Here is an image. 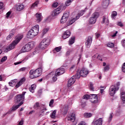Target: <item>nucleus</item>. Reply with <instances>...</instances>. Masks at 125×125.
Instances as JSON below:
<instances>
[{"instance_id": "nucleus-17", "label": "nucleus", "mask_w": 125, "mask_h": 125, "mask_svg": "<svg viewBox=\"0 0 125 125\" xmlns=\"http://www.w3.org/2000/svg\"><path fill=\"white\" fill-rule=\"evenodd\" d=\"M64 73H65V69L62 67L58 69L55 72L56 75L59 76H61V75H63Z\"/></svg>"}, {"instance_id": "nucleus-56", "label": "nucleus", "mask_w": 125, "mask_h": 125, "mask_svg": "<svg viewBox=\"0 0 125 125\" xmlns=\"http://www.w3.org/2000/svg\"><path fill=\"white\" fill-rule=\"evenodd\" d=\"M14 84H15L12 81H11L9 83V85H10V86L13 87V86H14Z\"/></svg>"}, {"instance_id": "nucleus-41", "label": "nucleus", "mask_w": 125, "mask_h": 125, "mask_svg": "<svg viewBox=\"0 0 125 125\" xmlns=\"http://www.w3.org/2000/svg\"><path fill=\"white\" fill-rule=\"evenodd\" d=\"M109 70H110V66H109V65H106L104 67V72H108Z\"/></svg>"}, {"instance_id": "nucleus-23", "label": "nucleus", "mask_w": 125, "mask_h": 125, "mask_svg": "<svg viewBox=\"0 0 125 125\" xmlns=\"http://www.w3.org/2000/svg\"><path fill=\"white\" fill-rule=\"evenodd\" d=\"M23 102H21L17 105H13L12 107V111H15V110H17V109L19 108L20 106H21Z\"/></svg>"}, {"instance_id": "nucleus-30", "label": "nucleus", "mask_w": 125, "mask_h": 125, "mask_svg": "<svg viewBox=\"0 0 125 125\" xmlns=\"http://www.w3.org/2000/svg\"><path fill=\"white\" fill-rule=\"evenodd\" d=\"M14 36V32H11L10 34L7 37V40L9 41Z\"/></svg>"}, {"instance_id": "nucleus-22", "label": "nucleus", "mask_w": 125, "mask_h": 125, "mask_svg": "<svg viewBox=\"0 0 125 125\" xmlns=\"http://www.w3.org/2000/svg\"><path fill=\"white\" fill-rule=\"evenodd\" d=\"M110 0H104L103 2V7L104 8H107L108 5H109Z\"/></svg>"}, {"instance_id": "nucleus-46", "label": "nucleus", "mask_w": 125, "mask_h": 125, "mask_svg": "<svg viewBox=\"0 0 125 125\" xmlns=\"http://www.w3.org/2000/svg\"><path fill=\"white\" fill-rule=\"evenodd\" d=\"M108 47H114V43H111V42H109L107 43V44Z\"/></svg>"}, {"instance_id": "nucleus-3", "label": "nucleus", "mask_w": 125, "mask_h": 125, "mask_svg": "<svg viewBox=\"0 0 125 125\" xmlns=\"http://www.w3.org/2000/svg\"><path fill=\"white\" fill-rule=\"evenodd\" d=\"M42 68L41 67L36 69L35 70H31L29 72L30 73V79H36V78H38L40 77L42 75Z\"/></svg>"}, {"instance_id": "nucleus-10", "label": "nucleus", "mask_w": 125, "mask_h": 125, "mask_svg": "<svg viewBox=\"0 0 125 125\" xmlns=\"http://www.w3.org/2000/svg\"><path fill=\"white\" fill-rule=\"evenodd\" d=\"M99 16V13L97 12L94 13L89 20V23L90 24H95L96 22V19L98 18Z\"/></svg>"}, {"instance_id": "nucleus-31", "label": "nucleus", "mask_w": 125, "mask_h": 125, "mask_svg": "<svg viewBox=\"0 0 125 125\" xmlns=\"http://www.w3.org/2000/svg\"><path fill=\"white\" fill-rule=\"evenodd\" d=\"M49 31V28L48 27L45 28L42 30V34L43 35H45V34H46Z\"/></svg>"}, {"instance_id": "nucleus-29", "label": "nucleus", "mask_w": 125, "mask_h": 125, "mask_svg": "<svg viewBox=\"0 0 125 125\" xmlns=\"http://www.w3.org/2000/svg\"><path fill=\"white\" fill-rule=\"evenodd\" d=\"M84 118H90L92 116V114L90 113H85L83 115Z\"/></svg>"}, {"instance_id": "nucleus-21", "label": "nucleus", "mask_w": 125, "mask_h": 125, "mask_svg": "<svg viewBox=\"0 0 125 125\" xmlns=\"http://www.w3.org/2000/svg\"><path fill=\"white\" fill-rule=\"evenodd\" d=\"M16 8L18 11H21V10L24 9V5L22 4H18L16 5Z\"/></svg>"}, {"instance_id": "nucleus-55", "label": "nucleus", "mask_w": 125, "mask_h": 125, "mask_svg": "<svg viewBox=\"0 0 125 125\" xmlns=\"http://www.w3.org/2000/svg\"><path fill=\"white\" fill-rule=\"evenodd\" d=\"M121 43H122L123 46H124V47H125V40H123L121 41Z\"/></svg>"}, {"instance_id": "nucleus-40", "label": "nucleus", "mask_w": 125, "mask_h": 125, "mask_svg": "<svg viewBox=\"0 0 125 125\" xmlns=\"http://www.w3.org/2000/svg\"><path fill=\"white\" fill-rule=\"evenodd\" d=\"M58 76H57V74H56V73H55L54 75L52 77V81L54 82H56V81H57V77Z\"/></svg>"}, {"instance_id": "nucleus-52", "label": "nucleus", "mask_w": 125, "mask_h": 125, "mask_svg": "<svg viewBox=\"0 0 125 125\" xmlns=\"http://www.w3.org/2000/svg\"><path fill=\"white\" fill-rule=\"evenodd\" d=\"M71 52H72V50L69 49L68 50V51L66 52V56H69V55H70V54H71Z\"/></svg>"}, {"instance_id": "nucleus-6", "label": "nucleus", "mask_w": 125, "mask_h": 125, "mask_svg": "<svg viewBox=\"0 0 125 125\" xmlns=\"http://www.w3.org/2000/svg\"><path fill=\"white\" fill-rule=\"evenodd\" d=\"M50 44V40L48 38H45L41 42L39 47L41 49H45Z\"/></svg>"}, {"instance_id": "nucleus-1", "label": "nucleus", "mask_w": 125, "mask_h": 125, "mask_svg": "<svg viewBox=\"0 0 125 125\" xmlns=\"http://www.w3.org/2000/svg\"><path fill=\"white\" fill-rule=\"evenodd\" d=\"M23 35H19L15 37V40L14 41L7 47L5 49L4 52H8L15 48V46L19 43V42L23 39Z\"/></svg>"}, {"instance_id": "nucleus-64", "label": "nucleus", "mask_w": 125, "mask_h": 125, "mask_svg": "<svg viewBox=\"0 0 125 125\" xmlns=\"http://www.w3.org/2000/svg\"><path fill=\"white\" fill-rule=\"evenodd\" d=\"M100 37V34L99 33H96V38L98 39Z\"/></svg>"}, {"instance_id": "nucleus-57", "label": "nucleus", "mask_w": 125, "mask_h": 125, "mask_svg": "<svg viewBox=\"0 0 125 125\" xmlns=\"http://www.w3.org/2000/svg\"><path fill=\"white\" fill-rule=\"evenodd\" d=\"M122 71L124 73H125V62L123 64V66L122 67Z\"/></svg>"}, {"instance_id": "nucleus-63", "label": "nucleus", "mask_w": 125, "mask_h": 125, "mask_svg": "<svg viewBox=\"0 0 125 125\" xmlns=\"http://www.w3.org/2000/svg\"><path fill=\"white\" fill-rule=\"evenodd\" d=\"M117 34H118V31H116L115 33L112 35V38H115L117 36Z\"/></svg>"}, {"instance_id": "nucleus-59", "label": "nucleus", "mask_w": 125, "mask_h": 125, "mask_svg": "<svg viewBox=\"0 0 125 125\" xmlns=\"http://www.w3.org/2000/svg\"><path fill=\"white\" fill-rule=\"evenodd\" d=\"M10 14H11V13L10 12H8L6 13V17H7V18H8V17H9Z\"/></svg>"}, {"instance_id": "nucleus-13", "label": "nucleus", "mask_w": 125, "mask_h": 125, "mask_svg": "<svg viewBox=\"0 0 125 125\" xmlns=\"http://www.w3.org/2000/svg\"><path fill=\"white\" fill-rule=\"evenodd\" d=\"M88 73H89V71H88V70H87V69L83 68L80 71V75L81 77L85 78V77H86V76L88 75Z\"/></svg>"}, {"instance_id": "nucleus-36", "label": "nucleus", "mask_w": 125, "mask_h": 125, "mask_svg": "<svg viewBox=\"0 0 125 125\" xmlns=\"http://www.w3.org/2000/svg\"><path fill=\"white\" fill-rule=\"evenodd\" d=\"M34 109H35L36 110H38L39 108H40V104L39 102H37L34 105L33 107Z\"/></svg>"}, {"instance_id": "nucleus-47", "label": "nucleus", "mask_w": 125, "mask_h": 125, "mask_svg": "<svg viewBox=\"0 0 125 125\" xmlns=\"http://www.w3.org/2000/svg\"><path fill=\"white\" fill-rule=\"evenodd\" d=\"M117 26H119L120 27H123L124 24L121 21H118L117 23Z\"/></svg>"}, {"instance_id": "nucleus-16", "label": "nucleus", "mask_w": 125, "mask_h": 125, "mask_svg": "<svg viewBox=\"0 0 125 125\" xmlns=\"http://www.w3.org/2000/svg\"><path fill=\"white\" fill-rule=\"evenodd\" d=\"M103 123V119L102 118H100L93 122V125H102Z\"/></svg>"}, {"instance_id": "nucleus-24", "label": "nucleus", "mask_w": 125, "mask_h": 125, "mask_svg": "<svg viewBox=\"0 0 125 125\" xmlns=\"http://www.w3.org/2000/svg\"><path fill=\"white\" fill-rule=\"evenodd\" d=\"M36 20L37 21L41 22V21H42V14H36Z\"/></svg>"}, {"instance_id": "nucleus-18", "label": "nucleus", "mask_w": 125, "mask_h": 125, "mask_svg": "<svg viewBox=\"0 0 125 125\" xmlns=\"http://www.w3.org/2000/svg\"><path fill=\"white\" fill-rule=\"evenodd\" d=\"M67 120L68 121H70V122L74 123L76 120V114L74 113H71L67 117Z\"/></svg>"}, {"instance_id": "nucleus-28", "label": "nucleus", "mask_w": 125, "mask_h": 125, "mask_svg": "<svg viewBox=\"0 0 125 125\" xmlns=\"http://www.w3.org/2000/svg\"><path fill=\"white\" fill-rule=\"evenodd\" d=\"M69 15H70V13H69L68 12H67L65 13L64 14H63L62 17L63 18L68 20V18H69Z\"/></svg>"}, {"instance_id": "nucleus-61", "label": "nucleus", "mask_w": 125, "mask_h": 125, "mask_svg": "<svg viewBox=\"0 0 125 125\" xmlns=\"http://www.w3.org/2000/svg\"><path fill=\"white\" fill-rule=\"evenodd\" d=\"M11 82H12L15 84V83H17V79H14L12 80Z\"/></svg>"}, {"instance_id": "nucleus-9", "label": "nucleus", "mask_w": 125, "mask_h": 125, "mask_svg": "<svg viewBox=\"0 0 125 125\" xmlns=\"http://www.w3.org/2000/svg\"><path fill=\"white\" fill-rule=\"evenodd\" d=\"M25 94H26V92H22L21 94L18 95L16 96V100L17 103H21L23 102L24 103V100L25 99Z\"/></svg>"}, {"instance_id": "nucleus-37", "label": "nucleus", "mask_w": 125, "mask_h": 125, "mask_svg": "<svg viewBox=\"0 0 125 125\" xmlns=\"http://www.w3.org/2000/svg\"><path fill=\"white\" fill-rule=\"evenodd\" d=\"M38 4H39V1H36L31 5V8H34L35 7H37Z\"/></svg>"}, {"instance_id": "nucleus-45", "label": "nucleus", "mask_w": 125, "mask_h": 125, "mask_svg": "<svg viewBox=\"0 0 125 125\" xmlns=\"http://www.w3.org/2000/svg\"><path fill=\"white\" fill-rule=\"evenodd\" d=\"M67 20V19H65L64 18H62H62L61 20V23H64L66 22Z\"/></svg>"}, {"instance_id": "nucleus-25", "label": "nucleus", "mask_w": 125, "mask_h": 125, "mask_svg": "<svg viewBox=\"0 0 125 125\" xmlns=\"http://www.w3.org/2000/svg\"><path fill=\"white\" fill-rule=\"evenodd\" d=\"M37 87V85L36 84H33L31 85V87L29 88V91L30 92H32V93H34L35 92V89H36V88Z\"/></svg>"}, {"instance_id": "nucleus-49", "label": "nucleus", "mask_w": 125, "mask_h": 125, "mask_svg": "<svg viewBox=\"0 0 125 125\" xmlns=\"http://www.w3.org/2000/svg\"><path fill=\"white\" fill-rule=\"evenodd\" d=\"M27 68L26 67H22L21 69H19V72H24L26 71Z\"/></svg>"}, {"instance_id": "nucleus-42", "label": "nucleus", "mask_w": 125, "mask_h": 125, "mask_svg": "<svg viewBox=\"0 0 125 125\" xmlns=\"http://www.w3.org/2000/svg\"><path fill=\"white\" fill-rule=\"evenodd\" d=\"M61 49H62V47H61V46L56 47L55 48V50L57 52H59V51H60L61 50Z\"/></svg>"}, {"instance_id": "nucleus-27", "label": "nucleus", "mask_w": 125, "mask_h": 125, "mask_svg": "<svg viewBox=\"0 0 125 125\" xmlns=\"http://www.w3.org/2000/svg\"><path fill=\"white\" fill-rule=\"evenodd\" d=\"M113 117H114V114H113V112H111L109 114V115L108 118V123H111V122L112 121V120H113Z\"/></svg>"}, {"instance_id": "nucleus-19", "label": "nucleus", "mask_w": 125, "mask_h": 125, "mask_svg": "<svg viewBox=\"0 0 125 125\" xmlns=\"http://www.w3.org/2000/svg\"><path fill=\"white\" fill-rule=\"evenodd\" d=\"M70 35L71 32H70V30H67L62 34V39H63L64 40H66V39H68V38L70 37Z\"/></svg>"}, {"instance_id": "nucleus-8", "label": "nucleus", "mask_w": 125, "mask_h": 125, "mask_svg": "<svg viewBox=\"0 0 125 125\" xmlns=\"http://www.w3.org/2000/svg\"><path fill=\"white\" fill-rule=\"evenodd\" d=\"M63 10H65V7L63 5L60 6L58 8H56V9L54 10L53 12L52 13V16H57V15H59Z\"/></svg>"}, {"instance_id": "nucleus-44", "label": "nucleus", "mask_w": 125, "mask_h": 125, "mask_svg": "<svg viewBox=\"0 0 125 125\" xmlns=\"http://www.w3.org/2000/svg\"><path fill=\"white\" fill-rule=\"evenodd\" d=\"M89 87L91 90H92L93 91H94V87H93V84L91 82L89 83Z\"/></svg>"}, {"instance_id": "nucleus-54", "label": "nucleus", "mask_w": 125, "mask_h": 125, "mask_svg": "<svg viewBox=\"0 0 125 125\" xmlns=\"http://www.w3.org/2000/svg\"><path fill=\"white\" fill-rule=\"evenodd\" d=\"M58 2H54L53 4V5H52V6L53 7H57V6H58Z\"/></svg>"}, {"instance_id": "nucleus-11", "label": "nucleus", "mask_w": 125, "mask_h": 125, "mask_svg": "<svg viewBox=\"0 0 125 125\" xmlns=\"http://www.w3.org/2000/svg\"><path fill=\"white\" fill-rule=\"evenodd\" d=\"M68 109H69V103H66L61 105V112L62 115H66L68 113Z\"/></svg>"}, {"instance_id": "nucleus-38", "label": "nucleus", "mask_w": 125, "mask_h": 125, "mask_svg": "<svg viewBox=\"0 0 125 125\" xmlns=\"http://www.w3.org/2000/svg\"><path fill=\"white\" fill-rule=\"evenodd\" d=\"M74 0H67L65 2V5L66 6H69V5H71V3L72 1H73Z\"/></svg>"}, {"instance_id": "nucleus-32", "label": "nucleus", "mask_w": 125, "mask_h": 125, "mask_svg": "<svg viewBox=\"0 0 125 125\" xmlns=\"http://www.w3.org/2000/svg\"><path fill=\"white\" fill-rule=\"evenodd\" d=\"M121 98L122 101H125V93L124 92L121 93Z\"/></svg>"}, {"instance_id": "nucleus-4", "label": "nucleus", "mask_w": 125, "mask_h": 125, "mask_svg": "<svg viewBox=\"0 0 125 125\" xmlns=\"http://www.w3.org/2000/svg\"><path fill=\"white\" fill-rule=\"evenodd\" d=\"M120 88V83H118L116 85H111L109 89V94L110 96H114L116 91H118Z\"/></svg>"}, {"instance_id": "nucleus-20", "label": "nucleus", "mask_w": 125, "mask_h": 125, "mask_svg": "<svg viewBox=\"0 0 125 125\" xmlns=\"http://www.w3.org/2000/svg\"><path fill=\"white\" fill-rule=\"evenodd\" d=\"M25 81H26V79H25V78H21V80L16 85V87L17 88H18V87H19L20 86H21V85L23 84V83H25Z\"/></svg>"}, {"instance_id": "nucleus-62", "label": "nucleus", "mask_w": 125, "mask_h": 125, "mask_svg": "<svg viewBox=\"0 0 125 125\" xmlns=\"http://www.w3.org/2000/svg\"><path fill=\"white\" fill-rule=\"evenodd\" d=\"M81 58H82V54H80L79 55V58H78V62H80Z\"/></svg>"}, {"instance_id": "nucleus-39", "label": "nucleus", "mask_w": 125, "mask_h": 125, "mask_svg": "<svg viewBox=\"0 0 125 125\" xmlns=\"http://www.w3.org/2000/svg\"><path fill=\"white\" fill-rule=\"evenodd\" d=\"M56 115V110H54L51 115L52 119H55V115Z\"/></svg>"}, {"instance_id": "nucleus-12", "label": "nucleus", "mask_w": 125, "mask_h": 125, "mask_svg": "<svg viewBox=\"0 0 125 125\" xmlns=\"http://www.w3.org/2000/svg\"><path fill=\"white\" fill-rule=\"evenodd\" d=\"M90 101L91 103L96 104L98 102V97L97 94H91L90 95Z\"/></svg>"}, {"instance_id": "nucleus-26", "label": "nucleus", "mask_w": 125, "mask_h": 125, "mask_svg": "<svg viewBox=\"0 0 125 125\" xmlns=\"http://www.w3.org/2000/svg\"><path fill=\"white\" fill-rule=\"evenodd\" d=\"M75 42V37H72L71 38V39H69L68 42V44L69 45H72L73 43H74Z\"/></svg>"}, {"instance_id": "nucleus-43", "label": "nucleus", "mask_w": 125, "mask_h": 125, "mask_svg": "<svg viewBox=\"0 0 125 125\" xmlns=\"http://www.w3.org/2000/svg\"><path fill=\"white\" fill-rule=\"evenodd\" d=\"M83 99H85L86 100H87V99H90V95H84L83 96Z\"/></svg>"}, {"instance_id": "nucleus-34", "label": "nucleus", "mask_w": 125, "mask_h": 125, "mask_svg": "<svg viewBox=\"0 0 125 125\" xmlns=\"http://www.w3.org/2000/svg\"><path fill=\"white\" fill-rule=\"evenodd\" d=\"M117 15H118L117 12L113 11L111 14V18H112V19H115V17H116Z\"/></svg>"}, {"instance_id": "nucleus-58", "label": "nucleus", "mask_w": 125, "mask_h": 125, "mask_svg": "<svg viewBox=\"0 0 125 125\" xmlns=\"http://www.w3.org/2000/svg\"><path fill=\"white\" fill-rule=\"evenodd\" d=\"M97 59L100 60V61H102V59L101 58V57L99 55H97Z\"/></svg>"}, {"instance_id": "nucleus-7", "label": "nucleus", "mask_w": 125, "mask_h": 125, "mask_svg": "<svg viewBox=\"0 0 125 125\" xmlns=\"http://www.w3.org/2000/svg\"><path fill=\"white\" fill-rule=\"evenodd\" d=\"M83 14H84V10H82L78 14L77 16L76 17V18H73L67 22V25L70 26V25H72V24L75 23L76 20H78V19H79L81 16H83Z\"/></svg>"}, {"instance_id": "nucleus-48", "label": "nucleus", "mask_w": 125, "mask_h": 125, "mask_svg": "<svg viewBox=\"0 0 125 125\" xmlns=\"http://www.w3.org/2000/svg\"><path fill=\"white\" fill-rule=\"evenodd\" d=\"M75 77V80L76 79H80L81 78V74H79V73H77L75 76H74Z\"/></svg>"}, {"instance_id": "nucleus-5", "label": "nucleus", "mask_w": 125, "mask_h": 125, "mask_svg": "<svg viewBox=\"0 0 125 125\" xmlns=\"http://www.w3.org/2000/svg\"><path fill=\"white\" fill-rule=\"evenodd\" d=\"M34 46H35V42H29L22 48L21 52L22 53L24 52H28V51H30Z\"/></svg>"}, {"instance_id": "nucleus-35", "label": "nucleus", "mask_w": 125, "mask_h": 125, "mask_svg": "<svg viewBox=\"0 0 125 125\" xmlns=\"http://www.w3.org/2000/svg\"><path fill=\"white\" fill-rule=\"evenodd\" d=\"M26 60H27V59L26 60V59H24V60H22V61H21L18 62H15V63H14V65H19V64H21V63H24V62L25 61H26Z\"/></svg>"}, {"instance_id": "nucleus-15", "label": "nucleus", "mask_w": 125, "mask_h": 125, "mask_svg": "<svg viewBox=\"0 0 125 125\" xmlns=\"http://www.w3.org/2000/svg\"><path fill=\"white\" fill-rule=\"evenodd\" d=\"M75 82H76V78L74 76H72L68 81L67 83V86L68 87H70V86H72V84H74L75 83Z\"/></svg>"}, {"instance_id": "nucleus-50", "label": "nucleus", "mask_w": 125, "mask_h": 125, "mask_svg": "<svg viewBox=\"0 0 125 125\" xmlns=\"http://www.w3.org/2000/svg\"><path fill=\"white\" fill-rule=\"evenodd\" d=\"M54 103V100H51L50 101V103H49V106H50V107H51L52 106V105H53Z\"/></svg>"}, {"instance_id": "nucleus-14", "label": "nucleus", "mask_w": 125, "mask_h": 125, "mask_svg": "<svg viewBox=\"0 0 125 125\" xmlns=\"http://www.w3.org/2000/svg\"><path fill=\"white\" fill-rule=\"evenodd\" d=\"M92 43V37L89 36L86 40L85 46L87 48H89Z\"/></svg>"}, {"instance_id": "nucleus-60", "label": "nucleus", "mask_w": 125, "mask_h": 125, "mask_svg": "<svg viewBox=\"0 0 125 125\" xmlns=\"http://www.w3.org/2000/svg\"><path fill=\"white\" fill-rule=\"evenodd\" d=\"M3 7V3L0 2V9H1L2 7Z\"/></svg>"}, {"instance_id": "nucleus-51", "label": "nucleus", "mask_w": 125, "mask_h": 125, "mask_svg": "<svg viewBox=\"0 0 125 125\" xmlns=\"http://www.w3.org/2000/svg\"><path fill=\"white\" fill-rule=\"evenodd\" d=\"M7 59V57L5 56L1 59V62H4Z\"/></svg>"}, {"instance_id": "nucleus-33", "label": "nucleus", "mask_w": 125, "mask_h": 125, "mask_svg": "<svg viewBox=\"0 0 125 125\" xmlns=\"http://www.w3.org/2000/svg\"><path fill=\"white\" fill-rule=\"evenodd\" d=\"M102 23V24H108V23H109V21L105 17H103Z\"/></svg>"}, {"instance_id": "nucleus-53", "label": "nucleus", "mask_w": 125, "mask_h": 125, "mask_svg": "<svg viewBox=\"0 0 125 125\" xmlns=\"http://www.w3.org/2000/svg\"><path fill=\"white\" fill-rule=\"evenodd\" d=\"M24 125V120L23 119H21V122L19 123L17 125Z\"/></svg>"}, {"instance_id": "nucleus-2", "label": "nucleus", "mask_w": 125, "mask_h": 125, "mask_svg": "<svg viewBox=\"0 0 125 125\" xmlns=\"http://www.w3.org/2000/svg\"><path fill=\"white\" fill-rule=\"evenodd\" d=\"M39 30L40 26L38 24L35 25L29 31L27 34V38L28 39H33V38H35L36 36H38Z\"/></svg>"}]
</instances>
